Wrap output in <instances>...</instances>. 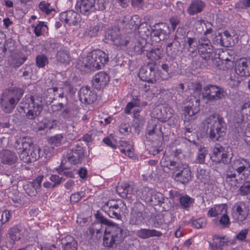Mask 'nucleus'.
Listing matches in <instances>:
<instances>
[{"label": "nucleus", "mask_w": 250, "mask_h": 250, "mask_svg": "<svg viewBox=\"0 0 250 250\" xmlns=\"http://www.w3.org/2000/svg\"><path fill=\"white\" fill-rule=\"evenodd\" d=\"M14 146L17 150H19V156L21 160L24 163H30L35 162L41 157L45 158H49L51 156L50 149L47 147L42 152L41 149L35 145L32 139L29 137H20L16 140Z\"/></svg>", "instance_id": "1"}, {"label": "nucleus", "mask_w": 250, "mask_h": 250, "mask_svg": "<svg viewBox=\"0 0 250 250\" xmlns=\"http://www.w3.org/2000/svg\"><path fill=\"white\" fill-rule=\"evenodd\" d=\"M207 125V134L213 141H221L226 133L227 124L223 118L218 114H214L205 120Z\"/></svg>", "instance_id": "2"}, {"label": "nucleus", "mask_w": 250, "mask_h": 250, "mask_svg": "<svg viewBox=\"0 0 250 250\" xmlns=\"http://www.w3.org/2000/svg\"><path fill=\"white\" fill-rule=\"evenodd\" d=\"M20 107L23 110L26 119L30 120H34L39 117L43 108L42 101L34 96L27 98L25 103H21Z\"/></svg>", "instance_id": "3"}, {"label": "nucleus", "mask_w": 250, "mask_h": 250, "mask_svg": "<svg viewBox=\"0 0 250 250\" xmlns=\"http://www.w3.org/2000/svg\"><path fill=\"white\" fill-rule=\"evenodd\" d=\"M95 217L100 223L109 227L108 231L111 234L118 245L124 241L127 235L126 229H123L120 227L118 224L108 220L99 212H97L95 214Z\"/></svg>", "instance_id": "4"}, {"label": "nucleus", "mask_w": 250, "mask_h": 250, "mask_svg": "<svg viewBox=\"0 0 250 250\" xmlns=\"http://www.w3.org/2000/svg\"><path fill=\"white\" fill-rule=\"evenodd\" d=\"M170 164L174 178L177 182L186 184L191 180V171L187 165L175 161H170Z\"/></svg>", "instance_id": "5"}, {"label": "nucleus", "mask_w": 250, "mask_h": 250, "mask_svg": "<svg viewBox=\"0 0 250 250\" xmlns=\"http://www.w3.org/2000/svg\"><path fill=\"white\" fill-rule=\"evenodd\" d=\"M148 210L142 203L138 202L134 203L130 211L129 224L132 225H140L143 223L148 216Z\"/></svg>", "instance_id": "6"}, {"label": "nucleus", "mask_w": 250, "mask_h": 250, "mask_svg": "<svg viewBox=\"0 0 250 250\" xmlns=\"http://www.w3.org/2000/svg\"><path fill=\"white\" fill-rule=\"evenodd\" d=\"M227 95L223 88L208 84L203 87L202 96L208 102H215L224 98Z\"/></svg>", "instance_id": "7"}, {"label": "nucleus", "mask_w": 250, "mask_h": 250, "mask_svg": "<svg viewBox=\"0 0 250 250\" xmlns=\"http://www.w3.org/2000/svg\"><path fill=\"white\" fill-rule=\"evenodd\" d=\"M242 175L241 180L247 178L250 174V163L246 159L242 158L234 159L229 167L228 170Z\"/></svg>", "instance_id": "8"}, {"label": "nucleus", "mask_w": 250, "mask_h": 250, "mask_svg": "<svg viewBox=\"0 0 250 250\" xmlns=\"http://www.w3.org/2000/svg\"><path fill=\"white\" fill-rule=\"evenodd\" d=\"M94 69H100L102 68L105 63L109 61L108 55L104 52L97 50H94L88 55Z\"/></svg>", "instance_id": "9"}, {"label": "nucleus", "mask_w": 250, "mask_h": 250, "mask_svg": "<svg viewBox=\"0 0 250 250\" xmlns=\"http://www.w3.org/2000/svg\"><path fill=\"white\" fill-rule=\"evenodd\" d=\"M197 49L201 57L205 61L209 60L212 57L213 47L206 37H201L198 40Z\"/></svg>", "instance_id": "10"}, {"label": "nucleus", "mask_w": 250, "mask_h": 250, "mask_svg": "<svg viewBox=\"0 0 250 250\" xmlns=\"http://www.w3.org/2000/svg\"><path fill=\"white\" fill-rule=\"evenodd\" d=\"M138 75L142 81L147 82L148 83H154L159 79L158 73L154 70V67L150 64L141 67Z\"/></svg>", "instance_id": "11"}, {"label": "nucleus", "mask_w": 250, "mask_h": 250, "mask_svg": "<svg viewBox=\"0 0 250 250\" xmlns=\"http://www.w3.org/2000/svg\"><path fill=\"white\" fill-rule=\"evenodd\" d=\"M120 30L118 29L108 30L105 35L104 42L107 43H113L115 45H126L128 41H125L121 37Z\"/></svg>", "instance_id": "12"}, {"label": "nucleus", "mask_w": 250, "mask_h": 250, "mask_svg": "<svg viewBox=\"0 0 250 250\" xmlns=\"http://www.w3.org/2000/svg\"><path fill=\"white\" fill-rule=\"evenodd\" d=\"M95 0H77L76 8L81 14L88 16L95 12Z\"/></svg>", "instance_id": "13"}, {"label": "nucleus", "mask_w": 250, "mask_h": 250, "mask_svg": "<svg viewBox=\"0 0 250 250\" xmlns=\"http://www.w3.org/2000/svg\"><path fill=\"white\" fill-rule=\"evenodd\" d=\"M78 94L81 102L87 104H93L97 100V94L88 86L82 87Z\"/></svg>", "instance_id": "14"}, {"label": "nucleus", "mask_w": 250, "mask_h": 250, "mask_svg": "<svg viewBox=\"0 0 250 250\" xmlns=\"http://www.w3.org/2000/svg\"><path fill=\"white\" fill-rule=\"evenodd\" d=\"M15 101L9 96L5 90H3L0 99V105L2 110L7 113L12 112L17 105Z\"/></svg>", "instance_id": "15"}, {"label": "nucleus", "mask_w": 250, "mask_h": 250, "mask_svg": "<svg viewBox=\"0 0 250 250\" xmlns=\"http://www.w3.org/2000/svg\"><path fill=\"white\" fill-rule=\"evenodd\" d=\"M152 30L153 36L157 37L160 41L167 40L169 37V26L165 23L155 24Z\"/></svg>", "instance_id": "16"}, {"label": "nucleus", "mask_w": 250, "mask_h": 250, "mask_svg": "<svg viewBox=\"0 0 250 250\" xmlns=\"http://www.w3.org/2000/svg\"><path fill=\"white\" fill-rule=\"evenodd\" d=\"M84 157L83 149L82 147H79L77 149L68 150L66 159L70 164L75 165L81 163Z\"/></svg>", "instance_id": "17"}, {"label": "nucleus", "mask_w": 250, "mask_h": 250, "mask_svg": "<svg viewBox=\"0 0 250 250\" xmlns=\"http://www.w3.org/2000/svg\"><path fill=\"white\" fill-rule=\"evenodd\" d=\"M60 17L62 21H64L69 25H76L81 20L80 15L73 10L62 12Z\"/></svg>", "instance_id": "18"}, {"label": "nucleus", "mask_w": 250, "mask_h": 250, "mask_svg": "<svg viewBox=\"0 0 250 250\" xmlns=\"http://www.w3.org/2000/svg\"><path fill=\"white\" fill-rule=\"evenodd\" d=\"M235 71L236 73L242 77L250 76V61L240 59L235 63Z\"/></svg>", "instance_id": "19"}, {"label": "nucleus", "mask_w": 250, "mask_h": 250, "mask_svg": "<svg viewBox=\"0 0 250 250\" xmlns=\"http://www.w3.org/2000/svg\"><path fill=\"white\" fill-rule=\"evenodd\" d=\"M1 163L4 165H12L18 161L16 154L9 149H2L0 151Z\"/></svg>", "instance_id": "20"}, {"label": "nucleus", "mask_w": 250, "mask_h": 250, "mask_svg": "<svg viewBox=\"0 0 250 250\" xmlns=\"http://www.w3.org/2000/svg\"><path fill=\"white\" fill-rule=\"evenodd\" d=\"M247 216L245 210V204L239 202L235 204L233 206V210L232 212V217L235 221H243Z\"/></svg>", "instance_id": "21"}, {"label": "nucleus", "mask_w": 250, "mask_h": 250, "mask_svg": "<svg viewBox=\"0 0 250 250\" xmlns=\"http://www.w3.org/2000/svg\"><path fill=\"white\" fill-rule=\"evenodd\" d=\"M109 82V77L104 72H100L96 74L92 80L93 86L94 88L100 89L104 87Z\"/></svg>", "instance_id": "22"}, {"label": "nucleus", "mask_w": 250, "mask_h": 250, "mask_svg": "<svg viewBox=\"0 0 250 250\" xmlns=\"http://www.w3.org/2000/svg\"><path fill=\"white\" fill-rule=\"evenodd\" d=\"M43 178V176L40 175L37 177L33 182H30L24 186V188L28 195L33 196L36 195L38 189H40L41 187Z\"/></svg>", "instance_id": "23"}, {"label": "nucleus", "mask_w": 250, "mask_h": 250, "mask_svg": "<svg viewBox=\"0 0 250 250\" xmlns=\"http://www.w3.org/2000/svg\"><path fill=\"white\" fill-rule=\"evenodd\" d=\"M140 23V19L136 16L132 17L130 19L125 18L121 22L124 28L126 30H130L127 31L128 33L138 29Z\"/></svg>", "instance_id": "24"}, {"label": "nucleus", "mask_w": 250, "mask_h": 250, "mask_svg": "<svg viewBox=\"0 0 250 250\" xmlns=\"http://www.w3.org/2000/svg\"><path fill=\"white\" fill-rule=\"evenodd\" d=\"M181 44L179 42L175 39L172 42L167 44L166 51L168 57L172 60L174 59L180 53Z\"/></svg>", "instance_id": "25"}, {"label": "nucleus", "mask_w": 250, "mask_h": 250, "mask_svg": "<svg viewBox=\"0 0 250 250\" xmlns=\"http://www.w3.org/2000/svg\"><path fill=\"white\" fill-rule=\"evenodd\" d=\"M196 39L195 38H188L186 43L188 44L187 48V60L186 62H190L191 58L197 55V44L196 42Z\"/></svg>", "instance_id": "26"}, {"label": "nucleus", "mask_w": 250, "mask_h": 250, "mask_svg": "<svg viewBox=\"0 0 250 250\" xmlns=\"http://www.w3.org/2000/svg\"><path fill=\"white\" fill-rule=\"evenodd\" d=\"M136 234L141 239H146L152 237H160L162 233L153 229H141L136 231Z\"/></svg>", "instance_id": "27"}, {"label": "nucleus", "mask_w": 250, "mask_h": 250, "mask_svg": "<svg viewBox=\"0 0 250 250\" xmlns=\"http://www.w3.org/2000/svg\"><path fill=\"white\" fill-rule=\"evenodd\" d=\"M206 6L205 3L201 0H193L188 8L190 15H194L202 12Z\"/></svg>", "instance_id": "28"}, {"label": "nucleus", "mask_w": 250, "mask_h": 250, "mask_svg": "<svg viewBox=\"0 0 250 250\" xmlns=\"http://www.w3.org/2000/svg\"><path fill=\"white\" fill-rule=\"evenodd\" d=\"M89 60L88 56L84 58L80 59L77 62V68L83 73H88L91 71H94L95 69Z\"/></svg>", "instance_id": "29"}, {"label": "nucleus", "mask_w": 250, "mask_h": 250, "mask_svg": "<svg viewBox=\"0 0 250 250\" xmlns=\"http://www.w3.org/2000/svg\"><path fill=\"white\" fill-rule=\"evenodd\" d=\"M236 173L231 170H228L226 175V182L230 187L229 189L234 190L238 188L239 180L236 178Z\"/></svg>", "instance_id": "30"}, {"label": "nucleus", "mask_w": 250, "mask_h": 250, "mask_svg": "<svg viewBox=\"0 0 250 250\" xmlns=\"http://www.w3.org/2000/svg\"><path fill=\"white\" fill-rule=\"evenodd\" d=\"M198 109H193L191 106H185L183 110L184 112L183 120L185 124H188L189 122H192L196 118V115L198 113Z\"/></svg>", "instance_id": "31"}, {"label": "nucleus", "mask_w": 250, "mask_h": 250, "mask_svg": "<svg viewBox=\"0 0 250 250\" xmlns=\"http://www.w3.org/2000/svg\"><path fill=\"white\" fill-rule=\"evenodd\" d=\"M132 188L127 183H123L118 185L116 187V192L123 198H131V191Z\"/></svg>", "instance_id": "32"}, {"label": "nucleus", "mask_w": 250, "mask_h": 250, "mask_svg": "<svg viewBox=\"0 0 250 250\" xmlns=\"http://www.w3.org/2000/svg\"><path fill=\"white\" fill-rule=\"evenodd\" d=\"M4 90L8 95L9 94V96L13 98L17 104L19 102L24 93L23 89L17 87H10Z\"/></svg>", "instance_id": "33"}, {"label": "nucleus", "mask_w": 250, "mask_h": 250, "mask_svg": "<svg viewBox=\"0 0 250 250\" xmlns=\"http://www.w3.org/2000/svg\"><path fill=\"white\" fill-rule=\"evenodd\" d=\"M118 245V244L116 242V240L108 231V229H105L103 237V245L104 247L109 250H113Z\"/></svg>", "instance_id": "34"}, {"label": "nucleus", "mask_w": 250, "mask_h": 250, "mask_svg": "<svg viewBox=\"0 0 250 250\" xmlns=\"http://www.w3.org/2000/svg\"><path fill=\"white\" fill-rule=\"evenodd\" d=\"M63 250H77V242L71 236L67 235L62 241Z\"/></svg>", "instance_id": "35"}, {"label": "nucleus", "mask_w": 250, "mask_h": 250, "mask_svg": "<svg viewBox=\"0 0 250 250\" xmlns=\"http://www.w3.org/2000/svg\"><path fill=\"white\" fill-rule=\"evenodd\" d=\"M146 51L147 58L151 61L158 60L163 56V50L161 46H157L148 52L147 50Z\"/></svg>", "instance_id": "36"}, {"label": "nucleus", "mask_w": 250, "mask_h": 250, "mask_svg": "<svg viewBox=\"0 0 250 250\" xmlns=\"http://www.w3.org/2000/svg\"><path fill=\"white\" fill-rule=\"evenodd\" d=\"M225 148L221 146H216L213 150L210 158L211 160L216 163H220L222 160V156L224 155Z\"/></svg>", "instance_id": "37"}, {"label": "nucleus", "mask_w": 250, "mask_h": 250, "mask_svg": "<svg viewBox=\"0 0 250 250\" xmlns=\"http://www.w3.org/2000/svg\"><path fill=\"white\" fill-rule=\"evenodd\" d=\"M124 206L126 207L125 204L121 200H111L105 203L102 206V209L103 211H106V209L123 208Z\"/></svg>", "instance_id": "38"}, {"label": "nucleus", "mask_w": 250, "mask_h": 250, "mask_svg": "<svg viewBox=\"0 0 250 250\" xmlns=\"http://www.w3.org/2000/svg\"><path fill=\"white\" fill-rule=\"evenodd\" d=\"M57 61L63 63H68L71 60L69 51L65 49H60L56 54Z\"/></svg>", "instance_id": "39"}, {"label": "nucleus", "mask_w": 250, "mask_h": 250, "mask_svg": "<svg viewBox=\"0 0 250 250\" xmlns=\"http://www.w3.org/2000/svg\"><path fill=\"white\" fill-rule=\"evenodd\" d=\"M153 29L150 25L146 22H144L139 24L138 30L141 36L148 37L153 36Z\"/></svg>", "instance_id": "40"}, {"label": "nucleus", "mask_w": 250, "mask_h": 250, "mask_svg": "<svg viewBox=\"0 0 250 250\" xmlns=\"http://www.w3.org/2000/svg\"><path fill=\"white\" fill-rule=\"evenodd\" d=\"M179 202L183 208L187 209L194 203V199L188 195H185L179 198Z\"/></svg>", "instance_id": "41"}, {"label": "nucleus", "mask_w": 250, "mask_h": 250, "mask_svg": "<svg viewBox=\"0 0 250 250\" xmlns=\"http://www.w3.org/2000/svg\"><path fill=\"white\" fill-rule=\"evenodd\" d=\"M119 208L113 209H106L104 211L108 215L113 218L120 219L122 218L121 215V208Z\"/></svg>", "instance_id": "42"}, {"label": "nucleus", "mask_w": 250, "mask_h": 250, "mask_svg": "<svg viewBox=\"0 0 250 250\" xmlns=\"http://www.w3.org/2000/svg\"><path fill=\"white\" fill-rule=\"evenodd\" d=\"M162 200H164V196L161 193L158 192L156 193L152 194L149 201L153 205H159Z\"/></svg>", "instance_id": "43"}, {"label": "nucleus", "mask_w": 250, "mask_h": 250, "mask_svg": "<svg viewBox=\"0 0 250 250\" xmlns=\"http://www.w3.org/2000/svg\"><path fill=\"white\" fill-rule=\"evenodd\" d=\"M238 193L242 196H246L250 193V181H247L239 188Z\"/></svg>", "instance_id": "44"}, {"label": "nucleus", "mask_w": 250, "mask_h": 250, "mask_svg": "<svg viewBox=\"0 0 250 250\" xmlns=\"http://www.w3.org/2000/svg\"><path fill=\"white\" fill-rule=\"evenodd\" d=\"M207 155V151L205 148H200L195 160L196 163L200 164H205V158Z\"/></svg>", "instance_id": "45"}, {"label": "nucleus", "mask_w": 250, "mask_h": 250, "mask_svg": "<svg viewBox=\"0 0 250 250\" xmlns=\"http://www.w3.org/2000/svg\"><path fill=\"white\" fill-rule=\"evenodd\" d=\"M36 62L38 67L42 68L48 63V58L44 55H39L36 57Z\"/></svg>", "instance_id": "46"}, {"label": "nucleus", "mask_w": 250, "mask_h": 250, "mask_svg": "<svg viewBox=\"0 0 250 250\" xmlns=\"http://www.w3.org/2000/svg\"><path fill=\"white\" fill-rule=\"evenodd\" d=\"M20 229L17 226L11 228L8 231L11 239L13 241H17L20 239Z\"/></svg>", "instance_id": "47"}, {"label": "nucleus", "mask_w": 250, "mask_h": 250, "mask_svg": "<svg viewBox=\"0 0 250 250\" xmlns=\"http://www.w3.org/2000/svg\"><path fill=\"white\" fill-rule=\"evenodd\" d=\"M192 226L196 229H201L206 227L207 222L204 218H199L192 221Z\"/></svg>", "instance_id": "48"}, {"label": "nucleus", "mask_w": 250, "mask_h": 250, "mask_svg": "<svg viewBox=\"0 0 250 250\" xmlns=\"http://www.w3.org/2000/svg\"><path fill=\"white\" fill-rule=\"evenodd\" d=\"M96 7V10H98L103 11L105 9L106 6L108 4V2L107 0H95Z\"/></svg>", "instance_id": "49"}, {"label": "nucleus", "mask_w": 250, "mask_h": 250, "mask_svg": "<svg viewBox=\"0 0 250 250\" xmlns=\"http://www.w3.org/2000/svg\"><path fill=\"white\" fill-rule=\"evenodd\" d=\"M63 137L62 134H57L54 136L51 137L49 142L50 143L56 146H58L60 145L62 140Z\"/></svg>", "instance_id": "50"}, {"label": "nucleus", "mask_w": 250, "mask_h": 250, "mask_svg": "<svg viewBox=\"0 0 250 250\" xmlns=\"http://www.w3.org/2000/svg\"><path fill=\"white\" fill-rule=\"evenodd\" d=\"M144 43H146V42L144 41V42L140 41L136 42L134 47V51L138 54L144 53L146 51Z\"/></svg>", "instance_id": "51"}, {"label": "nucleus", "mask_w": 250, "mask_h": 250, "mask_svg": "<svg viewBox=\"0 0 250 250\" xmlns=\"http://www.w3.org/2000/svg\"><path fill=\"white\" fill-rule=\"evenodd\" d=\"M49 6L50 3L44 1L41 2L39 5V8L47 15L50 14L51 11L53 10V9H49Z\"/></svg>", "instance_id": "52"}, {"label": "nucleus", "mask_w": 250, "mask_h": 250, "mask_svg": "<svg viewBox=\"0 0 250 250\" xmlns=\"http://www.w3.org/2000/svg\"><path fill=\"white\" fill-rule=\"evenodd\" d=\"M229 38H226L225 37H223L221 33H219L218 35L216 36L217 40H219V43L222 46L224 47H229L230 45V42L228 40Z\"/></svg>", "instance_id": "53"}, {"label": "nucleus", "mask_w": 250, "mask_h": 250, "mask_svg": "<svg viewBox=\"0 0 250 250\" xmlns=\"http://www.w3.org/2000/svg\"><path fill=\"white\" fill-rule=\"evenodd\" d=\"M218 243L216 241L210 243L209 246L212 250H223V247L225 242L221 239H218Z\"/></svg>", "instance_id": "54"}, {"label": "nucleus", "mask_w": 250, "mask_h": 250, "mask_svg": "<svg viewBox=\"0 0 250 250\" xmlns=\"http://www.w3.org/2000/svg\"><path fill=\"white\" fill-rule=\"evenodd\" d=\"M159 206L162 208V211H167L170 209L171 207L169 199L168 198H165L164 197V200H161Z\"/></svg>", "instance_id": "55"}, {"label": "nucleus", "mask_w": 250, "mask_h": 250, "mask_svg": "<svg viewBox=\"0 0 250 250\" xmlns=\"http://www.w3.org/2000/svg\"><path fill=\"white\" fill-rule=\"evenodd\" d=\"M11 216V213L10 211L8 210H5L3 211L1 215L0 221L2 224H4L6 222H8Z\"/></svg>", "instance_id": "56"}, {"label": "nucleus", "mask_w": 250, "mask_h": 250, "mask_svg": "<svg viewBox=\"0 0 250 250\" xmlns=\"http://www.w3.org/2000/svg\"><path fill=\"white\" fill-rule=\"evenodd\" d=\"M219 223L224 227H228L229 225L230 222L229 221V217L227 214V213L223 214L219 220Z\"/></svg>", "instance_id": "57"}, {"label": "nucleus", "mask_w": 250, "mask_h": 250, "mask_svg": "<svg viewBox=\"0 0 250 250\" xmlns=\"http://www.w3.org/2000/svg\"><path fill=\"white\" fill-rule=\"evenodd\" d=\"M157 133V125L154 124H149L146 129V134L153 136Z\"/></svg>", "instance_id": "58"}, {"label": "nucleus", "mask_w": 250, "mask_h": 250, "mask_svg": "<svg viewBox=\"0 0 250 250\" xmlns=\"http://www.w3.org/2000/svg\"><path fill=\"white\" fill-rule=\"evenodd\" d=\"M232 157V153H226L224 152V155L222 156V162L224 164L231 165V163L232 161H231V159Z\"/></svg>", "instance_id": "59"}, {"label": "nucleus", "mask_w": 250, "mask_h": 250, "mask_svg": "<svg viewBox=\"0 0 250 250\" xmlns=\"http://www.w3.org/2000/svg\"><path fill=\"white\" fill-rule=\"evenodd\" d=\"M43 26H46L44 24V22L41 21H40L36 26H33V27L34 28V31L35 34L37 37H39L42 34L41 30Z\"/></svg>", "instance_id": "60"}, {"label": "nucleus", "mask_w": 250, "mask_h": 250, "mask_svg": "<svg viewBox=\"0 0 250 250\" xmlns=\"http://www.w3.org/2000/svg\"><path fill=\"white\" fill-rule=\"evenodd\" d=\"M83 192H77L72 194L70 197V202L72 203H76L78 202L82 197Z\"/></svg>", "instance_id": "61"}, {"label": "nucleus", "mask_w": 250, "mask_h": 250, "mask_svg": "<svg viewBox=\"0 0 250 250\" xmlns=\"http://www.w3.org/2000/svg\"><path fill=\"white\" fill-rule=\"evenodd\" d=\"M60 116L65 120H69L71 118V110L70 108H64L60 114Z\"/></svg>", "instance_id": "62"}, {"label": "nucleus", "mask_w": 250, "mask_h": 250, "mask_svg": "<svg viewBox=\"0 0 250 250\" xmlns=\"http://www.w3.org/2000/svg\"><path fill=\"white\" fill-rule=\"evenodd\" d=\"M248 229H244L241 230L236 236V238L240 241H244L248 234Z\"/></svg>", "instance_id": "63"}, {"label": "nucleus", "mask_w": 250, "mask_h": 250, "mask_svg": "<svg viewBox=\"0 0 250 250\" xmlns=\"http://www.w3.org/2000/svg\"><path fill=\"white\" fill-rule=\"evenodd\" d=\"M241 112L242 115L250 113V104L245 103L243 104L241 107Z\"/></svg>", "instance_id": "64"}]
</instances>
